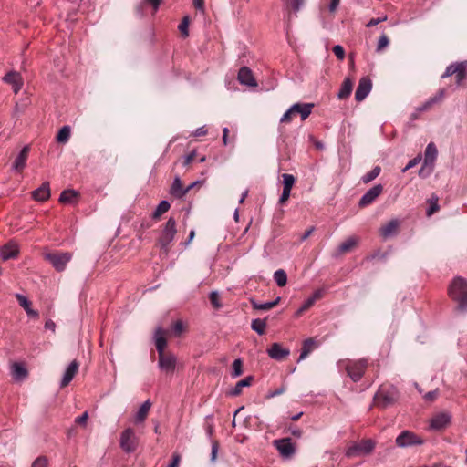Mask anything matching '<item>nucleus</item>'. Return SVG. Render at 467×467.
I'll use <instances>...</instances> for the list:
<instances>
[{
	"label": "nucleus",
	"instance_id": "473e14b6",
	"mask_svg": "<svg viewBox=\"0 0 467 467\" xmlns=\"http://www.w3.org/2000/svg\"><path fill=\"white\" fill-rule=\"evenodd\" d=\"M352 88H353V82L351 81V79L346 78L343 81L341 88L339 89V92L337 95L338 99H345L348 98L352 92Z\"/></svg>",
	"mask_w": 467,
	"mask_h": 467
},
{
	"label": "nucleus",
	"instance_id": "cd10ccee",
	"mask_svg": "<svg viewBox=\"0 0 467 467\" xmlns=\"http://www.w3.org/2000/svg\"><path fill=\"white\" fill-rule=\"evenodd\" d=\"M17 254V246L13 243H8L1 248V257L5 261L15 258Z\"/></svg>",
	"mask_w": 467,
	"mask_h": 467
},
{
	"label": "nucleus",
	"instance_id": "8fccbe9b",
	"mask_svg": "<svg viewBox=\"0 0 467 467\" xmlns=\"http://www.w3.org/2000/svg\"><path fill=\"white\" fill-rule=\"evenodd\" d=\"M209 299L213 306L216 309L221 308L222 305L220 303V296L217 292L213 291L210 294Z\"/></svg>",
	"mask_w": 467,
	"mask_h": 467
},
{
	"label": "nucleus",
	"instance_id": "79ce46f5",
	"mask_svg": "<svg viewBox=\"0 0 467 467\" xmlns=\"http://www.w3.org/2000/svg\"><path fill=\"white\" fill-rule=\"evenodd\" d=\"M438 197L437 196H434L432 195L431 199L428 200L429 203H430V207L427 211V215L428 216H431L433 213H437L440 209V206L438 204Z\"/></svg>",
	"mask_w": 467,
	"mask_h": 467
},
{
	"label": "nucleus",
	"instance_id": "c9c22d12",
	"mask_svg": "<svg viewBox=\"0 0 467 467\" xmlns=\"http://www.w3.org/2000/svg\"><path fill=\"white\" fill-rule=\"evenodd\" d=\"M12 374L16 379H23L27 375V370L18 363H14L12 366Z\"/></svg>",
	"mask_w": 467,
	"mask_h": 467
},
{
	"label": "nucleus",
	"instance_id": "3c124183",
	"mask_svg": "<svg viewBox=\"0 0 467 467\" xmlns=\"http://www.w3.org/2000/svg\"><path fill=\"white\" fill-rule=\"evenodd\" d=\"M314 304L315 301L311 297L307 298L301 306V307L297 310L296 315H302L304 312L307 311Z\"/></svg>",
	"mask_w": 467,
	"mask_h": 467
},
{
	"label": "nucleus",
	"instance_id": "a878e982",
	"mask_svg": "<svg viewBox=\"0 0 467 467\" xmlns=\"http://www.w3.org/2000/svg\"><path fill=\"white\" fill-rule=\"evenodd\" d=\"M32 196L35 200L45 202L50 197L49 182H46L42 185L32 192Z\"/></svg>",
	"mask_w": 467,
	"mask_h": 467
},
{
	"label": "nucleus",
	"instance_id": "5fc2aeb1",
	"mask_svg": "<svg viewBox=\"0 0 467 467\" xmlns=\"http://www.w3.org/2000/svg\"><path fill=\"white\" fill-rule=\"evenodd\" d=\"M285 390H286L285 386L282 385L279 388L275 389V390L269 391L268 394L266 395V398L267 399H271V398H274L275 396H279V395L285 393Z\"/></svg>",
	"mask_w": 467,
	"mask_h": 467
},
{
	"label": "nucleus",
	"instance_id": "5701e85b",
	"mask_svg": "<svg viewBox=\"0 0 467 467\" xmlns=\"http://www.w3.org/2000/svg\"><path fill=\"white\" fill-rule=\"evenodd\" d=\"M30 147L28 145L25 146L18 156L16 158L13 163V169L18 172H21L26 167V161L29 155Z\"/></svg>",
	"mask_w": 467,
	"mask_h": 467
},
{
	"label": "nucleus",
	"instance_id": "864d4df0",
	"mask_svg": "<svg viewBox=\"0 0 467 467\" xmlns=\"http://www.w3.org/2000/svg\"><path fill=\"white\" fill-rule=\"evenodd\" d=\"M333 53L335 54V56L339 59V60H343L345 58V50L343 48L342 46L340 45H336L333 47Z\"/></svg>",
	"mask_w": 467,
	"mask_h": 467
},
{
	"label": "nucleus",
	"instance_id": "39448f33",
	"mask_svg": "<svg viewBox=\"0 0 467 467\" xmlns=\"http://www.w3.org/2000/svg\"><path fill=\"white\" fill-rule=\"evenodd\" d=\"M176 233V222L174 218L171 217L165 223L157 243L161 250L165 254L168 253L170 244L173 241Z\"/></svg>",
	"mask_w": 467,
	"mask_h": 467
},
{
	"label": "nucleus",
	"instance_id": "49530a36",
	"mask_svg": "<svg viewBox=\"0 0 467 467\" xmlns=\"http://www.w3.org/2000/svg\"><path fill=\"white\" fill-rule=\"evenodd\" d=\"M389 44V39L386 34H382L378 41L376 51L382 52Z\"/></svg>",
	"mask_w": 467,
	"mask_h": 467
},
{
	"label": "nucleus",
	"instance_id": "423d86ee",
	"mask_svg": "<svg viewBox=\"0 0 467 467\" xmlns=\"http://www.w3.org/2000/svg\"><path fill=\"white\" fill-rule=\"evenodd\" d=\"M314 104L312 103H296L281 118L280 122L288 124L293 118L299 114L302 120L306 119L311 114Z\"/></svg>",
	"mask_w": 467,
	"mask_h": 467
},
{
	"label": "nucleus",
	"instance_id": "bf43d9fd",
	"mask_svg": "<svg viewBox=\"0 0 467 467\" xmlns=\"http://www.w3.org/2000/svg\"><path fill=\"white\" fill-rule=\"evenodd\" d=\"M88 419V414L85 411L81 416L76 418L75 422L78 425L85 426Z\"/></svg>",
	"mask_w": 467,
	"mask_h": 467
},
{
	"label": "nucleus",
	"instance_id": "412c9836",
	"mask_svg": "<svg viewBox=\"0 0 467 467\" xmlns=\"http://www.w3.org/2000/svg\"><path fill=\"white\" fill-rule=\"evenodd\" d=\"M79 368V363L77 360H73L69 366L67 368L64 376L62 378L60 387L65 388L67 387L73 378L76 376Z\"/></svg>",
	"mask_w": 467,
	"mask_h": 467
},
{
	"label": "nucleus",
	"instance_id": "c03bdc74",
	"mask_svg": "<svg viewBox=\"0 0 467 467\" xmlns=\"http://www.w3.org/2000/svg\"><path fill=\"white\" fill-rule=\"evenodd\" d=\"M171 205L170 203L167 202V201H161L159 205L157 206L154 213H153V217L154 218H158L160 217L161 214H163L164 213L168 212V210L170 209Z\"/></svg>",
	"mask_w": 467,
	"mask_h": 467
},
{
	"label": "nucleus",
	"instance_id": "338daca9",
	"mask_svg": "<svg viewBox=\"0 0 467 467\" xmlns=\"http://www.w3.org/2000/svg\"><path fill=\"white\" fill-rule=\"evenodd\" d=\"M146 3L150 4L155 11L158 10L161 0H144Z\"/></svg>",
	"mask_w": 467,
	"mask_h": 467
},
{
	"label": "nucleus",
	"instance_id": "dca6fc26",
	"mask_svg": "<svg viewBox=\"0 0 467 467\" xmlns=\"http://www.w3.org/2000/svg\"><path fill=\"white\" fill-rule=\"evenodd\" d=\"M199 184H201L200 182H195L191 183L188 187L184 188L180 178L176 177L171 188V194L176 198H182L193 187Z\"/></svg>",
	"mask_w": 467,
	"mask_h": 467
},
{
	"label": "nucleus",
	"instance_id": "6ab92c4d",
	"mask_svg": "<svg viewBox=\"0 0 467 467\" xmlns=\"http://www.w3.org/2000/svg\"><path fill=\"white\" fill-rule=\"evenodd\" d=\"M166 335H167V331L161 327H158L155 330L154 338H155V346H156V349L158 351V355H161V354H164L167 352V351H165V348L167 346Z\"/></svg>",
	"mask_w": 467,
	"mask_h": 467
},
{
	"label": "nucleus",
	"instance_id": "f8f14e48",
	"mask_svg": "<svg viewBox=\"0 0 467 467\" xmlns=\"http://www.w3.org/2000/svg\"><path fill=\"white\" fill-rule=\"evenodd\" d=\"M273 443L281 456L284 458H291L296 452V448L292 442L291 438L275 440Z\"/></svg>",
	"mask_w": 467,
	"mask_h": 467
},
{
	"label": "nucleus",
	"instance_id": "69168bd1",
	"mask_svg": "<svg viewBox=\"0 0 467 467\" xmlns=\"http://www.w3.org/2000/svg\"><path fill=\"white\" fill-rule=\"evenodd\" d=\"M324 292L321 289H318L314 292V294L310 296L315 302L321 299L323 297Z\"/></svg>",
	"mask_w": 467,
	"mask_h": 467
},
{
	"label": "nucleus",
	"instance_id": "de8ad7c7",
	"mask_svg": "<svg viewBox=\"0 0 467 467\" xmlns=\"http://www.w3.org/2000/svg\"><path fill=\"white\" fill-rule=\"evenodd\" d=\"M243 374V361L240 358H237L233 363V372L232 376L234 378L239 377Z\"/></svg>",
	"mask_w": 467,
	"mask_h": 467
},
{
	"label": "nucleus",
	"instance_id": "bb28decb",
	"mask_svg": "<svg viewBox=\"0 0 467 467\" xmlns=\"http://www.w3.org/2000/svg\"><path fill=\"white\" fill-rule=\"evenodd\" d=\"M445 95L444 89L440 90L436 95L430 98L424 104L418 108L420 111H425L431 109L435 104H439L442 101Z\"/></svg>",
	"mask_w": 467,
	"mask_h": 467
},
{
	"label": "nucleus",
	"instance_id": "09e8293b",
	"mask_svg": "<svg viewBox=\"0 0 467 467\" xmlns=\"http://www.w3.org/2000/svg\"><path fill=\"white\" fill-rule=\"evenodd\" d=\"M285 5L288 8L294 12H297L300 7L304 5L305 0H285Z\"/></svg>",
	"mask_w": 467,
	"mask_h": 467
},
{
	"label": "nucleus",
	"instance_id": "393cba45",
	"mask_svg": "<svg viewBox=\"0 0 467 467\" xmlns=\"http://www.w3.org/2000/svg\"><path fill=\"white\" fill-rule=\"evenodd\" d=\"M450 422V416L446 413H440L435 415L431 420V429L435 431L443 430Z\"/></svg>",
	"mask_w": 467,
	"mask_h": 467
},
{
	"label": "nucleus",
	"instance_id": "72a5a7b5",
	"mask_svg": "<svg viewBox=\"0 0 467 467\" xmlns=\"http://www.w3.org/2000/svg\"><path fill=\"white\" fill-rule=\"evenodd\" d=\"M252 381H253L252 376H248V377L241 379L240 381H238L236 383L234 389L231 391V394L233 396L240 395L242 393L243 388L251 386Z\"/></svg>",
	"mask_w": 467,
	"mask_h": 467
},
{
	"label": "nucleus",
	"instance_id": "e2e57ef3",
	"mask_svg": "<svg viewBox=\"0 0 467 467\" xmlns=\"http://www.w3.org/2000/svg\"><path fill=\"white\" fill-rule=\"evenodd\" d=\"M194 157H195L194 152L188 154L183 160V162H182L183 166L190 165L192 163V161H193Z\"/></svg>",
	"mask_w": 467,
	"mask_h": 467
},
{
	"label": "nucleus",
	"instance_id": "2eb2a0df",
	"mask_svg": "<svg viewBox=\"0 0 467 467\" xmlns=\"http://www.w3.org/2000/svg\"><path fill=\"white\" fill-rule=\"evenodd\" d=\"M282 178H283L284 188H283L282 195L279 199V204L285 205L290 197L291 189L293 188V186L295 184L296 178L294 175L288 174V173H283Z\"/></svg>",
	"mask_w": 467,
	"mask_h": 467
},
{
	"label": "nucleus",
	"instance_id": "e433bc0d",
	"mask_svg": "<svg viewBox=\"0 0 467 467\" xmlns=\"http://www.w3.org/2000/svg\"><path fill=\"white\" fill-rule=\"evenodd\" d=\"M266 322L265 319L256 318L252 321L251 327L259 335H264L265 332Z\"/></svg>",
	"mask_w": 467,
	"mask_h": 467
},
{
	"label": "nucleus",
	"instance_id": "4d7b16f0",
	"mask_svg": "<svg viewBox=\"0 0 467 467\" xmlns=\"http://www.w3.org/2000/svg\"><path fill=\"white\" fill-rule=\"evenodd\" d=\"M218 449H219L218 441H213L212 443V451H211V461L212 462H215V460L217 458Z\"/></svg>",
	"mask_w": 467,
	"mask_h": 467
},
{
	"label": "nucleus",
	"instance_id": "37998d69",
	"mask_svg": "<svg viewBox=\"0 0 467 467\" xmlns=\"http://www.w3.org/2000/svg\"><path fill=\"white\" fill-rule=\"evenodd\" d=\"M186 329L187 326L182 320H177L172 325V333L175 337H180Z\"/></svg>",
	"mask_w": 467,
	"mask_h": 467
},
{
	"label": "nucleus",
	"instance_id": "58836bf2",
	"mask_svg": "<svg viewBox=\"0 0 467 467\" xmlns=\"http://www.w3.org/2000/svg\"><path fill=\"white\" fill-rule=\"evenodd\" d=\"M274 279L278 286L283 287L287 283L286 273L283 269H278L274 274Z\"/></svg>",
	"mask_w": 467,
	"mask_h": 467
},
{
	"label": "nucleus",
	"instance_id": "4468645a",
	"mask_svg": "<svg viewBox=\"0 0 467 467\" xmlns=\"http://www.w3.org/2000/svg\"><path fill=\"white\" fill-rule=\"evenodd\" d=\"M383 192V186L377 184L369 189L359 200L358 206L364 208L370 205Z\"/></svg>",
	"mask_w": 467,
	"mask_h": 467
},
{
	"label": "nucleus",
	"instance_id": "1a4fd4ad",
	"mask_svg": "<svg viewBox=\"0 0 467 467\" xmlns=\"http://www.w3.org/2000/svg\"><path fill=\"white\" fill-rule=\"evenodd\" d=\"M395 443L398 447L406 448L422 445L424 443V440L410 431H403L397 436Z\"/></svg>",
	"mask_w": 467,
	"mask_h": 467
},
{
	"label": "nucleus",
	"instance_id": "c85d7f7f",
	"mask_svg": "<svg viewBox=\"0 0 467 467\" xmlns=\"http://www.w3.org/2000/svg\"><path fill=\"white\" fill-rule=\"evenodd\" d=\"M16 298L28 316L38 317V312L31 308V302L28 301L26 297H25L23 295L16 294Z\"/></svg>",
	"mask_w": 467,
	"mask_h": 467
},
{
	"label": "nucleus",
	"instance_id": "603ef678",
	"mask_svg": "<svg viewBox=\"0 0 467 467\" xmlns=\"http://www.w3.org/2000/svg\"><path fill=\"white\" fill-rule=\"evenodd\" d=\"M32 467H48V460L46 456L37 457L32 463Z\"/></svg>",
	"mask_w": 467,
	"mask_h": 467
},
{
	"label": "nucleus",
	"instance_id": "6e6552de",
	"mask_svg": "<svg viewBox=\"0 0 467 467\" xmlns=\"http://www.w3.org/2000/svg\"><path fill=\"white\" fill-rule=\"evenodd\" d=\"M438 156V150L433 142H430L425 150L424 152V164L423 167L420 170L419 175L420 176H426L429 175L434 166V162Z\"/></svg>",
	"mask_w": 467,
	"mask_h": 467
},
{
	"label": "nucleus",
	"instance_id": "0e129e2a",
	"mask_svg": "<svg viewBox=\"0 0 467 467\" xmlns=\"http://www.w3.org/2000/svg\"><path fill=\"white\" fill-rule=\"evenodd\" d=\"M207 132H208L207 128L205 126H203V127H201V128L197 129L194 131L193 135L196 136V137L204 136V135L207 134Z\"/></svg>",
	"mask_w": 467,
	"mask_h": 467
},
{
	"label": "nucleus",
	"instance_id": "a211bd4d",
	"mask_svg": "<svg viewBox=\"0 0 467 467\" xmlns=\"http://www.w3.org/2000/svg\"><path fill=\"white\" fill-rule=\"evenodd\" d=\"M3 80L13 87L15 94H17L23 87L24 81L20 73L16 71L8 72Z\"/></svg>",
	"mask_w": 467,
	"mask_h": 467
},
{
	"label": "nucleus",
	"instance_id": "20e7f679",
	"mask_svg": "<svg viewBox=\"0 0 467 467\" xmlns=\"http://www.w3.org/2000/svg\"><path fill=\"white\" fill-rule=\"evenodd\" d=\"M44 259L47 261L57 272H63L68 262L72 259L69 252L52 251L44 254Z\"/></svg>",
	"mask_w": 467,
	"mask_h": 467
},
{
	"label": "nucleus",
	"instance_id": "774afa93",
	"mask_svg": "<svg viewBox=\"0 0 467 467\" xmlns=\"http://www.w3.org/2000/svg\"><path fill=\"white\" fill-rule=\"evenodd\" d=\"M193 5L197 10H203L204 0H193Z\"/></svg>",
	"mask_w": 467,
	"mask_h": 467
},
{
	"label": "nucleus",
	"instance_id": "b1692460",
	"mask_svg": "<svg viewBox=\"0 0 467 467\" xmlns=\"http://www.w3.org/2000/svg\"><path fill=\"white\" fill-rule=\"evenodd\" d=\"M267 353L270 358L276 360H282L289 355V350L283 348L279 343H274L267 349Z\"/></svg>",
	"mask_w": 467,
	"mask_h": 467
},
{
	"label": "nucleus",
	"instance_id": "c756f323",
	"mask_svg": "<svg viewBox=\"0 0 467 467\" xmlns=\"http://www.w3.org/2000/svg\"><path fill=\"white\" fill-rule=\"evenodd\" d=\"M280 300H281V298L277 297L275 300H274L272 302H266V303H263V304L258 303L254 299H251L250 302H251V306H252L253 309L268 311V310L275 307L279 304Z\"/></svg>",
	"mask_w": 467,
	"mask_h": 467
},
{
	"label": "nucleus",
	"instance_id": "9d476101",
	"mask_svg": "<svg viewBox=\"0 0 467 467\" xmlns=\"http://www.w3.org/2000/svg\"><path fill=\"white\" fill-rule=\"evenodd\" d=\"M119 446L127 453H131L138 447V438L131 428L126 429L120 435Z\"/></svg>",
	"mask_w": 467,
	"mask_h": 467
},
{
	"label": "nucleus",
	"instance_id": "9b49d317",
	"mask_svg": "<svg viewBox=\"0 0 467 467\" xmlns=\"http://www.w3.org/2000/svg\"><path fill=\"white\" fill-rule=\"evenodd\" d=\"M452 75H455L456 84L459 86L462 85V82L466 78V66L464 63L450 65L441 75V78H445Z\"/></svg>",
	"mask_w": 467,
	"mask_h": 467
},
{
	"label": "nucleus",
	"instance_id": "4be33fe9",
	"mask_svg": "<svg viewBox=\"0 0 467 467\" xmlns=\"http://www.w3.org/2000/svg\"><path fill=\"white\" fill-rule=\"evenodd\" d=\"M400 222L397 219L391 220L380 227L379 233L383 238H389L398 234Z\"/></svg>",
	"mask_w": 467,
	"mask_h": 467
},
{
	"label": "nucleus",
	"instance_id": "0eeeda50",
	"mask_svg": "<svg viewBox=\"0 0 467 467\" xmlns=\"http://www.w3.org/2000/svg\"><path fill=\"white\" fill-rule=\"evenodd\" d=\"M376 442L371 439L361 440L358 443L350 445L346 451V456L353 458L360 455L370 454L375 449Z\"/></svg>",
	"mask_w": 467,
	"mask_h": 467
},
{
	"label": "nucleus",
	"instance_id": "ea45409f",
	"mask_svg": "<svg viewBox=\"0 0 467 467\" xmlns=\"http://www.w3.org/2000/svg\"><path fill=\"white\" fill-rule=\"evenodd\" d=\"M77 198V193L72 190H65L62 192L59 197V202L62 203L72 202Z\"/></svg>",
	"mask_w": 467,
	"mask_h": 467
},
{
	"label": "nucleus",
	"instance_id": "052dcab7",
	"mask_svg": "<svg viewBox=\"0 0 467 467\" xmlns=\"http://www.w3.org/2000/svg\"><path fill=\"white\" fill-rule=\"evenodd\" d=\"M339 4H340V0H330V3L327 6L328 11L331 14H334L337 11V9L338 8Z\"/></svg>",
	"mask_w": 467,
	"mask_h": 467
},
{
	"label": "nucleus",
	"instance_id": "f03ea898",
	"mask_svg": "<svg viewBox=\"0 0 467 467\" xmlns=\"http://www.w3.org/2000/svg\"><path fill=\"white\" fill-rule=\"evenodd\" d=\"M398 400V391L392 386L381 385L373 398V405L385 409Z\"/></svg>",
	"mask_w": 467,
	"mask_h": 467
},
{
	"label": "nucleus",
	"instance_id": "a18cd8bd",
	"mask_svg": "<svg viewBox=\"0 0 467 467\" xmlns=\"http://www.w3.org/2000/svg\"><path fill=\"white\" fill-rule=\"evenodd\" d=\"M189 24H190V18H189V16H186L182 18V22L180 23V25L178 26V28L183 37H187L189 36V30H188Z\"/></svg>",
	"mask_w": 467,
	"mask_h": 467
},
{
	"label": "nucleus",
	"instance_id": "aec40b11",
	"mask_svg": "<svg viewBox=\"0 0 467 467\" xmlns=\"http://www.w3.org/2000/svg\"><path fill=\"white\" fill-rule=\"evenodd\" d=\"M238 80L241 84L249 87H256L257 83L254 78L252 70L247 67H243L238 72Z\"/></svg>",
	"mask_w": 467,
	"mask_h": 467
},
{
	"label": "nucleus",
	"instance_id": "6e6d98bb",
	"mask_svg": "<svg viewBox=\"0 0 467 467\" xmlns=\"http://www.w3.org/2000/svg\"><path fill=\"white\" fill-rule=\"evenodd\" d=\"M421 160V157L418 155L414 159L410 160L408 164L405 166V168L402 170L403 172H406L408 170L415 167Z\"/></svg>",
	"mask_w": 467,
	"mask_h": 467
},
{
	"label": "nucleus",
	"instance_id": "4c0bfd02",
	"mask_svg": "<svg viewBox=\"0 0 467 467\" xmlns=\"http://www.w3.org/2000/svg\"><path fill=\"white\" fill-rule=\"evenodd\" d=\"M70 138V128L69 126H64L61 128L57 135V140L59 143H67Z\"/></svg>",
	"mask_w": 467,
	"mask_h": 467
},
{
	"label": "nucleus",
	"instance_id": "13d9d810",
	"mask_svg": "<svg viewBox=\"0 0 467 467\" xmlns=\"http://www.w3.org/2000/svg\"><path fill=\"white\" fill-rule=\"evenodd\" d=\"M181 460H182V457L181 455L178 453V452H174L172 454V461L168 465V467H179L180 463H181Z\"/></svg>",
	"mask_w": 467,
	"mask_h": 467
},
{
	"label": "nucleus",
	"instance_id": "ddd939ff",
	"mask_svg": "<svg viewBox=\"0 0 467 467\" xmlns=\"http://www.w3.org/2000/svg\"><path fill=\"white\" fill-rule=\"evenodd\" d=\"M176 357L171 352L159 355V368L167 374L172 373L176 368Z\"/></svg>",
	"mask_w": 467,
	"mask_h": 467
},
{
	"label": "nucleus",
	"instance_id": "680f3d73",
	"mask_svg": "<svg viewBox=\"0 0 467 467\" xmlns=\"http://www.w3.org/2000/svg\"><path fill=\"white\" fill-rule=\"evenodd\" d=\"M386 20H387V16H384L383 17L372 18L367 24V26L368 27H371V26H377L378 24H379V23H381L383 21H386Z\"/></svg>",
	"mask_w": 467,
	"mask_h": 467
},
{
	"label": "nucleus",
	"instance_id": "7ed1b4c3",
	"mask_svg": "<svg viewBox=\"0 0 467 467\" xmlns=\"http://www.w3.org/2000/svg\"><path fill=\"white\" fill-rule=\"evenodd\" d=\"M338 365L345 369L348 376L354 382H358L361 379L368 368V360L365 358L358 360L347 359L339 361Z\"/></svg>",
	"mask_w": 467,
	"mask_h": 467
},
{
	"label": "nucleus",
	"instance_id": "f704fd0d",
	"mask_svg": "<svg viewBox=\"0 0 467 467\" xmlns=\"http://www.w3.org/2000/svg\"><path fill=\"white\" fill-rule=\"evenodd\" d=\"M358 242L357 237H349L339 245L338 250L341 254H347L357 245Z\"/></svg>",
	"mask_w": 467,
	"mask_h": 467
},
{
	"label": "nucleus",
	"instance_id": "f3484780",
	"mask_svg": "<svg viewBox=\"0 0 467 467\" xmlns=\"http://www.w3.org/2000/svg\"><path fill=\"white\" fill-rule=\"evenodd\" d=\"M372 88L371 80L368 77H363L358 82V86L355 92V99L360 102L369 94Z\"/></svg>",
	"mask_w": 467,
	"mask_h": 467
},
{
	"label": "nucleus",
	"instance_id": "a19ab883",
	"mask_svg": "<svg viewBox=\"0 0 467 467\" xmlns=\"http://www.w3.org/2000/svg\"><path fill=\"white\" fill-rule=\"evenodd\" d=\"M380 171H381V169H380L379 166L374 167L369 172L366 173L362 177V182L364 183L370 182L371 181H373L374 179H376L379 175Z\"/></svg>",
	"mask_w": 467,
	"mask_h": 467
},
{
	"label": "nucleus",
	"instance_id": "2f4dec72",
	"mask_svg": "<svg viewBox=\"0 0 467 467\" xmlns=\"http://www.w3.org/2000/svg\"><path fill=\"white\" fill-rule=\"evenodd\" d=\"M150 406H151V403L150 402V400H146L140 406V408L139 409V410H138V412L136 413V416H135V423H140V422H143L146 420V418H147V416L149 414Z\"/></svg>",
	"mask_w": 467,
	"mask_h": 467
},
{
	"label": "nucleus",
	"instance_id": "7c9ffc66",
	"mask_svg": "<svg viewBox=\"0 0 467 467\" xmlns=\"http://www.w3.org/2000/svg\"><path fill=\"white\" fill-rule=\"evenodd\" d=\"M317 347V343L313 338H307L303 342L302 351L298 361L305 359Z\"/></svg>",
	"mask_w": 467,
	"mask_h": 467
},
{
	"label": "nucleus",
	"instance_id": "f257e3e1",
	"mask_svg": "<svg viewBox=\"0 0 467 467\" xmlns=\"http://www.w3.org/2000/svg\"><path fill=\"white\" fill-rule=\"evenodd\" d=\"M448 295L457 303V309L467 311V280L458 276L455 277L448 287Z\"/></svg>",
	"mask_w": 467,
	"mask_h": 467
}]
</instances>
